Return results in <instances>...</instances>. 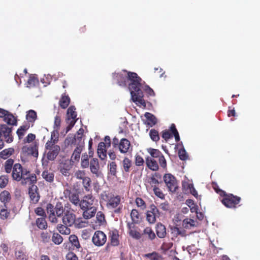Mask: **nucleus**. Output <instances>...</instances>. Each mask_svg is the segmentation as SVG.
<instances>
[{"label":"nucleus","mask_w":260,"mask_h":260,"mask_svg":"<svg viewBox=\"0 0 260 260\" xmlns=\"http://www.w3.org/2000/svg\"><path fill=\"white\" fill-rule=\"evenodd\" d=\"M76 108L74 106H70L67 112L66 122L68 126L66 127V133L69 132L76 123L77 119Z\"/></svg>","instance_id":"7ed1b4c3"},{"label":"nucleus","mask_w":260,"mask_h":260,"mask_svg":"<svg viewBox=\"0 0 260 260\" xmlns=\"http://www.w3.org/2000/svg\"><path fill=\"white\" fill-rule=\"evenodd\" d=\"M47 211L49 214V221L53 223L59 222L66 212L61 204H57L54 208L51 204H48Z\"/></svg>","instance_id":"f03ea898"},{"label":"nucleus","mask_w":260,"mask_h":260,"mask_svg":"<svg viewBox=\"0 0 260 260\" xmlns=\"http://www.w3.org/2000/svg\"><path fill=\"white\" fill-rule=\"evenodd\" d=\"M15 256L17 259L27 260V255L22 249H18L15 252Z\"/></svg>","instance_id":"4c0bfd02"},{"label":"nucleus","mask_w":260,"mask_h":260,"mask_svg":"<svg viewBox=\"0 0 260 260\" xmlns=\"http://www.w3.org/2000/svg\"><path fill=\"white\" fill-rule=\"evenodd\" d=\"M66 141H69L68 143L74 144L76 147L83 148L84 146V141L82 136L75 135L74 137H69Z\"/></svg>","instance_id":"f8f14e48"},{"label":"nucleus","mask_w":260,"mask_h":260,"mask_svg":"<svg viewBox=\"0 0 260 260\" xmlns=\"http://www.w3.org/2000/svg\"><path fill=\"white\" fill-rule=\"evenodd\" d=\"M11 196L9 191L4 190L0 194V200L4 203L5 208H7L6 204L9 202Z\"/></svg>","instance_id":"c756f323"},{"label":"nucleus","mask_w":260,"mask_h":260,"mask_svg":"<svg viewBox=\"0 0 260 260\" xmlns=\"http://www.w3.org/2000/svg\"><path fill=\"white\" fill-rule=\"evenodd\" d=\"M52 241L54 244L59 245L62 242L63 238L59 234L54 233L52 237Z\"/></svg>","instance_id":"37998d69"},{"label":"nucleus","mask_w":260,"mask_h":260,"mask_svg":"<svg viewBox=\"0 0 260 260\" xmlns=\"http://www.w3.org/2000/svg\"><path fill=\"white\" fill-rule=\"evenodd\" d=\"M28 154H31L34 157H37L38 156V147L36 144L32 145L29 147H24L23 148V150H26Z\"/></svg>","instance_id":"c85d7f7f"},{"label":"nucleus","mask_w":260,"mask_h":260,"mask_svg":"<svg viewBox=\"0 0 260 260\" xmlns=\"http://www.w3.org/2000/svg\"><path fill=\"white\" fill-rule=\"evenodd\" d=\"M14 151V150L13 148H9L8 149H4L1 152L0 156L1 158L3 159H6L11 155H12Z\"/></svg>","instance_id":"e433bc0d"},{"label":"nucleus","mask_w":260,"mask_h":260,"mask_svg":"<svg viewBox=\"0 0 260 260\" xmlns=\"http://www.w3.org/2000/svg\"><path fill=\"white\" fill-rule=\"evenodd\" d=\"M198 222L193 219L186 218L183 220V226L186 229H191L192 227H197Z\"/></svg>","instance_id":"bb28decb"},{"label":"nucleus","mask_w":260,"mask_h":260,"mask_svg":"<svg viewBox=\"0 0 260 260\" xmlns=\"http://www.w3.org/2000/svg\"><path fill=\"white\" fill-rule=\"evenodd\" d=\"M70 99L68 95H62L59 104L62 109H66L69 105Z\"/></svg>","instance_id":"c9c22d12"},{"label":"nucleus","mask_w":260,"mask_h":260,"mask_svg":"<svg viewBox=\"0 0 260 260\" xmlns=\"http://www.w3.org/2000/svg\"><path fill=\"white\" fill-rule=\"evenodd\" d=\"M110 237L111 245L113 246H117L119 244V235L117 231L113 232L111 234H110Z\"/></svg>","instance_id":"473e14b6"},{"label":"nucleus","mask_w":260,"mask_h":260,"mask_svg":"<svg viewBox=\"0 0 260 260\" xmlns=\"http://www.w3.org/2000/svg\"><path fill=\"white\" fill-rule=\"evenodd\" d=\"M147 150L151 156L153 158H158L162 154L161 152L157 149L149 148Z\"/></svg>","instance_id":"49530a36"},{"label":"nucleus","mask_w":260,"mask_h":260,"mask_svg":"<svg viewBox=\"0 0 260 260\" xmlns=\"http://www.w3.org/2000/svg\"><path fill=\"white\" fill-rule=\"evenodd\" d=\"M64 193L66 194V196L68 195L69 200L72 203H73L76 206H79L80 201L78 193L75 192H72L69 189H66L64 191Z\"/></svg>","instance_id":"ddd939ff"},{"label":"nucleus","mask_w":260,"mask_h":260,"mask_svg":"<svg viewBox=\"0 0 260 260\" xmlns=\"http://www.w3.org/2000/svg\"><path fill=\"white\" fill-rule=\"evenodd\" d=\"M14 164V160L12 159H9L7 160L5 163V171L7 173L11 172L12 169H13Z\"/></svg>","instance_id":"79ce46f5"},{"label":"nucleus","mask_w":260,"mask_h":260,"mask_svg":"<svg viewBox=\"0 0 260 260\" xmlns=\"http://www.w3.org/2000/svg\"><path fill=\"white\" fill-rule=\"evenodd\" d=\"M83 148L76 147L73 151L71 158V161L75 162L76 161H79L80 157V154L82 151Z\"/></svg>","instance_id":"2f4dec72"},{"label":"nucleus","mask_w":260,"mask_h":260,"mask_svg":"<svg viewBox=\"0 0 260 260\" xmlns=\"http://www.w3.org/2000/svg\"><path fill=\"white\" fill-rule=\"evenodd\" d=\"M36 224L37 226L42 230L46 229L47 226V222L44 217L38 218L36 220Z\"/></svg>","instance_id":"58836bf2"},{"label":"nucleus","mask_w":260,"mask_h":260,"mask_svg":"<svg viewBox=\"0 0 260 260\" xmlns=\"http://www.w3.org/2000/svg\"><path fill=\"white\" fill-rule=\"evenodd\" d=\"M113 77L117 79V84L120 86L125 87L128 82V89L133 101L137 105L146 106L141 89L143 88L142 79L136 73L123 70L120 73H115Z\"/></svg>","instance_id":"f257e3e1"},{"label":"nucleus","mask_w":260,"mask_h":260,"mask_svg":"<svg viewBox=\"0 0 260 260\" xmlns=\"http://www.w3.org/2000/svg\"><path fill=\"white\" fill-rule=\"evenodd\" d=\"M144 116L147 119V121L145 123L149 125L150 126L152 127L156 123L157 120L156 117L150 113L146 112L144 114Z\"/></svg>","instance_id":"393cba45"},{"label":"nucleus","mask_w":260,"mask_h":260,"mask_svg":"<svg viewBox=\"0 0 260 260\" xmlns=\"http://www.w3.org/2000/svg\"><path fill=\"white\" fill-rule=\"evenodd\" d=\"M123 169L125 172H127L131 167V161L127 158H125L122 161Z\"/></svg>","instance_id":"8fccbe9b"},{"label":"nucleus","mask_w":260,"mask_h":260,"mask_svg":"<svg viewBox=\"0 0 260 260\" xmlns=\"http://www.w3.org/2000/svg\"><path fill=\"white\" fill-rule=\"evenodd\" d=\"M240 201V197L234 196L232 193H229V208H236Z\"/></svg>","instance_id":"6ab92c4d"},{"label":"nucleus","mask_w":260,"mask_h":260,"mask_svg":"<svg viewBox=\"0 0 260 260\" xmlns=\"http://www.w3.org/2000/svg\"><path fill=\"white\" fill-rule=\"evenodd\" d=\"M172 233L176 235H181V236H185V231L181 230L177 227H174L172 228Z\"/></svg>","instance_id":"052dcab7"},{"label":"nucleus","mask_w":260,"mask_h":260,"mask_svg":"<svg viewBox=\"0 0 260 260\" xmlns=\"http://www.w3.org/2000/svg\"><path fill=\"white\" fill-rule=\"evenodd\" d=\"M146 257L149 258L150 260H159V256L157 253L153 252L151 253H148L145 255Z\"/></svg>","instance_id":"69168bd1"},{"label":"nucleus","mask_w":260,"mask_h":260,"mask_svg":"<svg viewBox=\"0 0 260 260\" xmlns=\"http://www.w3.org/2000/svg\"><path fill=\"white\" fill-rule=\"evenodd\" d=\"M42 176L47 182L51 183L54 181V174L50 171H43Z\"/></svg>","instance_id":"7c9ffc66"},{"label":"nucleus","mask_w":260,"mask_h":260,"mask_svg":"<svg viewBox=\"0 0 260 260\" xmlns=\"http://www.w3.org/2000/svg\"><path fill=\"white\" fill-rule=\"evenodd\" d=\"M60 148L58 145L52 147L47 154V158L49 160H53L58 154Z\"/></svg>","instance_id":"2eb2a0df"},{"label":"nucleus","mask_w":260,"mask_h":260,"mask_svg":"<svg viewBox=\"0 0 260 260\" xmlns=\"http://www.w3.org/2000/svg\"><path fill=\"white\" fill-rule=\"evenodd\" d=\"M82 182L85 190L88 191L91 183L90 179L88 177H85L82 179Z\"/></svg>","instance_id":"4d7b16f0"},{"label":"nucleus","mask_w":260,"mask_h":260,"mask_svg":"<svg viewBox=\"0 0 260 260\" xmlns=\"http://www.w3.org/2000/svg\"><path fill=\"white\" fill-rule=\"evenodd\" d=\"M117 166L114 161L111 162L109 165V170L111 175L115 176L116 174Z\"/></svg>","instance_id":"864d4df0"},{"label":"nucleus","mask_w":260,"mask_h":260,"mask_svg":"<svg viewBox=\"0 0 260 260\" xmlns=\"http://www.w3.org/2000/svg\"><path fill=\"white\" fill-rule=\"evenodd\" d=\"M215 191L220 196L219 198L221 203L228 207V195L225 191L219 189L218 186H214Z\"/></svg>","instance_id":"a211bd4d"},{"label":"nucleus","mask_w":260,"mask_h":260,"mask_svg":"<svg viewBox=\"0 0 260 260\" xmlns=\"http://www.w3.org/2000/svg\"><path fill=\"white\" fill-rule=\"evenodd\" d=\"M153 187V190L155 196H156L157 197L160 199H164L165 196L162 192L161 191V190L155 185Z\"/></svg>","instance_id":"6e6d98bb"},{"label":"nucleus","mask_w":260,"mask_h":260,"mask_svg":"<svg viewBox=\"0 0 260 260\" xmlns=\"http://www.w3.org/2000/svg\"><path fill=\"white\" fill-rule=\"evenodd\" d=\"M89 165L91 172L96 177H99L100 173L99 171V164L98 159L92 158L90 161Z\"/></svg>","instance_id":"dca6fc26"},{"label":"nucleus","mask_w":260,"mask_h":260,"mask_svg":"<svg viewBox=\"0 0 260 260\" xmlns=\"http://www.w3.org/2000/svg\"><path fill=\"white\" fill-rule=\"evenodd\" d=\"M120 201L121 198L119 196L112 197L109 200L107 206L109 208H115L120 204Z\"/></svg>","instance_id":"412c9836"},{"label":"nucleus","mask_w":260,"mask_h":260,"mask_svg":"<svg viewBox=\"0 0 260 260\" xmlns=\"http://www.w3.org/2000/svg\"><path fill=\"white\" fill-rule=\"evenodd\" d=\"M29 171L26 169H23L20 164H15L13 167L12 176L14 180L21 181L23 175H27Z\"/></svg>","instance_id":"39448f33"},{"label":"nucleus","mask_w":260,"mask_h":260,"mask_svg":"<svg viewBox=\"0 0 260 260\" xmlns=\"http://www.w3.org/2000/svg\"><path fill=\"white\" fill-rule=\"evenodd\" d=\"M0 117L3 118L8 124L11 125H16L17 124V120L16 118L10 112L0 108Z\"/></svg>","instance_id":"0eeeda50"},{"label":"nucleus","mask_w":260,"mask_h":260,"mask_svg":"<svg viewBox=\"0 0 260 260\" xmlns=\"http://www.w3.org/2000/svg\"><path fill=\"white\" fill-rule=\"evenodd\" d=\"M151 139L155 142H157L159 140V137L157 131L155 129H151L149 133Z\"/></svg>","instance_id":"09e8293b"},{"label":"nucleus","mask_w":260,"mask_h":260,"mask_svg":"<svg viewBox=\"0 0 260 260\" xmlns=\"http://www.w3.org/2000/svg\"><path fill=\"white\" fill-rule=\"evenodd\" d=\"M7 208H2L0 209V215L3 219L7 218L9 214V212L8 211Z\"/></svg>","instance_id":"e2e57ef3"},{"label":"nucleus","mask_w":260,"mask_h":260,"mask_svg":"<svg viewBox=\"0 0 260 260\" xmlns=\"http://www.w3.org/2000/svg\"><path fill=\"white\" fill-rule=\"evenodd\" d=\"M130 145V142L127 139L125 138L122 139L119 144V151L122 153H126L129 148Z\"/></svg>","instance_id":"f3484780"},{"label":"nucleus","mask_w":260,"mask_h":260,"mask_svg":"<svg viewBox=\"0 0 260 260\" xmlns=\"http://www.w3.org/2000/svg\"><path fill=\"white\" fill-rule=\"evenodd\" d=\"M107 241L106 234L101 231H96L92 238V241L96 246H102L105 244Z\"/></svg>","instance_id":"423d86ee"},{"label":"nucleus","mask_w":260,"mask_h":260,"mask_svg":"<svg viewBox=\"0 0 260 260\" xmlns=\"http://www.w3.org/2000/svg\"><path fill=\"white\" fill-rule=\"evenodd\" d=\"M72 166L69 163L62 164L60 166V172L65 176H69L70 175V170Z\"/></svg>","instance_id":"5701e85b"},{"label":"nucleus","mask_w":260,"mask_h":260,"mask_svg":"<svg viewBox=\"0 0 260 260\" xmlns=\"http://www.w3.org/2000/svg\"><path fill=\"white\" fill-rule=\"evenodd\" d=\"M83 210L84 211L83 216L86 219H90L93 217L96 212V209L95 207H90L89 208H87Z\"/></svg>","instance_id":"4be33fe9"},{"label":"nucleus","mask_w":260,"mask_h":260,"mask_svg":"<svg viewBox=\"0 0 260 260\" xmlns=\"http://www.w3.org/2000/svg\"><path fill=\"white\" fill-rule=\"evenodd\" d=\"M35 213L37 215L40 216L41 217H44L46 216V213L41 207L37 208L35 210Z\"/></svg>","instance_id":"774afa93"},{"label":"nucleus","mask_w":260,"mask_h":260,"mask_svg":"<svg viewBox=\"0 0 260 260\" xmlns=\"http://www.w3.org/2000/svg\"><path fill=\"white\" fill-rule=\"evenodd\" d=\"M8 183V177L6 175L0 176V187L3 188L6 187Z\"/></svg>","instance_id":"603ef678"},{"label":"nucleus","mask_w":260,"mask_h":260,"mask_svg":"<svg viewBox=\"0 0 260 260\" xmlns=\"http://www.w3.org/2000/svg\"><path fill=\"white\" fill-rule=\"evenodd\" d=\"M69 227L64 224H58L57 229L61 234L68 235L71 233V230Z\"/></svg>","instance_id":"72a5a7b5"},{"label":"nucleus","mask_w":260,"mask_h":260,"mask_svg":"<svg viewBox=\"0 0 260 260\" xmlns=\"http://www.w3.org/2000/svg\"><path fill=\"white\" fill-rule=\"evenodd\" d=\"M131 217L133 223L138 224L141 221V217L138 210L133 209L131 212Z\"/></svg>","instance_id":"a878e982"},{"label":"nucleus","mask_w":260,"mask_h":260,"mask_svg":"<svg viewBox=\"0 0 260 260\" xmlns=\"http://www.w3.org/2000/svg\"><path fill=\"white\" fill-rule=\"evenodd\" d=\"M69 239L74 247H76L77 249H79L80 248V245L78 237L76 235H71L69 237Z\"/></svg>","instance_id":"ea45409f"},{"label":"nucleus","mask_w":260,"mask_h":260,"mask_svg":"<svg viewBox=\"0 0 260 260\" xmlns=\"http://www.w3.org/2000/svg\"><path fill=\"white\" fill-rule=\"evenodd\" d=\"M12 127H9L6 124H3L1 126V132L5 138L7 143H10L13 141V138L12 136Z\"/></svg>","instance_id":"9d476101"},{"label":"nucleus","mask_w":260,"mask_h":260,"mask_svg":"<svg viewBox=\"0 0 260 260\" xmlns=\"http://www.w3.org/2000/svg\"><path fill=\"white\" fill-rule=\"evenodd\" d=\"M156 232L159 238H163L166 235V229L164 225L161 223H158L156 226Z\"/></svg>","instance_id":"b1692460"},{"label":"nucleus","mask_w":260,"mask_h":260,"mask_svg":"<svg viewBox=\"0 0 260 260\" xmlns=\"http://www.w3.org/2000/svg\"><path fill=\"white\" fill-rule=\"evenodd\" d=\"M160 177L159 174L155 173L153 176L150 178V184H151L152 186H153V184H159L158 180L156 178Z\"/></svg>","instance_id":"bf43d9fd"},{"label":"nucleus","mask_w":260,"mask_h":260,"mask_svg":"<svg viewBox=\"0 0 260 260\" xmlns=\"http://www.w3.org/2000/svg\"><path fill=\"white\" fill-rule=\"evenodd\" d=\"M144 234L147 235L150 240L155 238V234L150 228H146L144 230Z\"/></svg>","instance_id":"de8ad7c7"},{"label":"nucleus","mask_w":260,"mask_h":260,"mask_svg":"<svg viewBox=\"0 0 260 260\" xmlns=\"http://www.w3.org/2000/svg\"><path fill=\"white\" fill-rule=\"evenodd\" d=\"M94 199V198L91 194L84 196L82 200L80 201L79 206L82 210L93 207H94L93 206Z\"/></svg>","instance_id":"1a4fd4ad"},{"label":"nucleus","mask_w":260,"mask_h":260,"mask_svg":"<svg viewBox=\"0 0 260 260\" xmlns=\"http://www.w3.org/2000/svg\"><path fill=\"white\" fill-rule=\"evenodd\" d=\"M21 180L22 185H31L37 182V177L35 174H30L29 173L27 175H23Z\"/></svg>","instance_id":"4468645a"},{"label":"nucleus","mask_w":260,"mask_h":260,"mask_svg":"<svg viewBox=\"0 0 260 260\" xmlns=\"http://www.w3.org/2000/svg\"><path fill=\"white\" fill-rule=\"evenodd\" d=\"M159 215V212L158 209L154 204H151L149 207V210L147 212Z\"/></svg>","instance_id":"0e129e2a"},{"label":"nucleus","mask_w":260,"mask_h":260,"mask_svg":"<svg viewBox=\"0 0 260 260\" xmlns=\"http://www.w3.org/2000/svg\"><path fill=\"white\" fill-rule=\"evenodd\" d=\"M158 216H159V215L147 212L146 220L150 224L154 223L156 221V217Z\"/></svg>","instance_id":"a18cd8bd"},{"label":"nucleus","mask_w":260,"mask_h":260,"mask_svg":"<svg viewBox=\"0 0 260 260\" xmlns=\"http://www.w3.org/2000/svg\"><path fill=\"white\" fill-rule=\"evenodd\" d=\"M179 158L182 160H186L188 158L187 154L184 148L180 149L178 151Z\"/></svg>","instance_id":"5fc2aeb1"},{"label":"nucleus","mask_w":260,"mask_h":260,"mask_svg":"<svg viewBox=\"0 0 260 260\" xmlns=\"http://www.w3.org/2000/svg\"><path fill=\"white\" fill-rule=\"evenodd\" d=\"M38 190V187L34 184L31 185L29 188L28 193L30 200L32 203H37L39 200L40 196Z\"/></svg>","instance_id":"9b49d317"},{"label":"nucleus","mask_w":260,"mask_h":260,"mask_svg":"<svg viewBox=\"0 0 260 260\" xmlns=\"http://www.w3.org/2000/svg\"><path fill=\"white\" fill-rule=\"evenodd\" d=\"M61 122V119L60 116L56 115L55 117L54 122V129L58 130L59 128Z\"/></svg>","instance_id":"680f3d73"},{"label":"nucleus","mask_w":260,"mask_h":260,"mask_svg":"<svg viewBox=\"0 0 260 260\" xmlns=\"http://www.w3.org/2000/svg\"><path fill=\"white\" fill-rule=\"evenodd\" d=\"M38 83V80L35 76H31L27 81V87L29 88L35 87Z\"/></svg>","instance_id":"c03bdc74"},{"label":"nucleus","mask_w":260,"mask_h":260,"mask_svg":"<svg viewBox=\"0 0 260 260\" xmlns=\"http://www.w3.org/2000/svg\"><path fill=\"white\" fill-rule=\"evenodd\" d=\"M106 144L104 142H100L98 147L97 152L99 157L104 160L106 157Z\"/></svg>","instance_id":"aec40b11"},{"label":"nucleus","mask_w":260,"mask_h":260,"mask_svg":"<svg viewBox=\"0 0 260 260\" xmlns=\"http://www.w3.org/2000/svg\"><path fill=\"white\" fill-rule=\"evenodd\" d=\"M147 167L153 171H156L158 169V166L157 162L154 159L148 157L146 159Z\"/></svg>","instance_id":"cd10ccee"},{"label":"nucleus","mask_w":260,"mask_h":260,"mask_svg":"<svg viewBox=\"0 0 260 260\" xmlns=\"http://www.w3.org/2000/svg\"><path fill=\"white\" fill-rule=\"evenodd\" d=\"M76 216L71 211H66L60 220L62 221L63 224L68 226H72L75 222Z\"/></svg>","instance_id":"6e6552de"},{"label":"nucleus","mask_w":260,"mask_h":260,"mask_svg":"<svg viewBox=\"0 0 260 260\" xmlns=\"http://www.w3.org/2000/svg\"><path fill=\"white\" fill-rule=\"evenodd\" d=\"M37 113L33 110H29L26 114V118L28 122H34L37 118Z\"/></svg>","instance_id":"f704fd0d"},{"label":"nucleus","mask_w":260,"mask_h":260,"mask_svg":"<svg viewBox=\"0 0 260 260\" xmlns=\"http://www.w3.org/2000/svg\"><path fill=\"white\" fill-rule=\"evenodd\" d=\"M28 129L26 125H22L20 126L17 131V134L19 139L22 138L24 136V133Z\"/></svg>","instance_id":"3c124183"},{"label":"nucleus","mask_w":260,"mask_h":260,"mask_svg":"<svg viewBox=\"0 0 260 260\" xmlns=\"http://www.w3.org/2000/svg\"><path fill=\"white\" fill-rule=\"evenodd\" d=\"M58 130L55 129L51 133V141H52L54 143H55L58 140Z\"/></svg>","instance_id":"338daca9"},{"label":"nucleus","mask_w":260,"mask_h":260,"mask_svg":"<svg viewBox=\"0 0 260 260\" xmlns=\"http://www.w3.org/2000/svg\"><path fill=\"white\" fill-rule=\"evenodd\" d=\"M164 181L170 192H175L178 187L176 178L171 174H165L163 176Z\"/></svg>","instance_id":"20e7f679"},{"label":"nucleus","mask_w":260,"mask_h":260,"mask_svg":"<svg viewBox=\"0 0 260 260\" xmlns=\"http://www.w3.org/2000/svg\"><path fill=\"white\" fill-rule=\"evenodd\" d=\"M88 155L86 153L82 156L81 166L82 168H87L89 165Z\"/></svg>","instance_id":"a19ab883"},{"label":"nucleus","mask_w":260,"mask_h":260,"mask_svg":"<svg viewBox=\"0 0 260 260\" xmlns=\"http://www.w3.org/2000/svg\"><path fill=\"white\" fill-rule=\"evenodd\" d=\"M96 218L97 219V220L100 224H103L105 222V215L101 211H99L97 212Z\"/></svg>","instance_id":"13d9d810"}]
</instances>
